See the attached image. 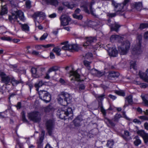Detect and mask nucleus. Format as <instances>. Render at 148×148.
<instances>
[{
    "instance_id": "nucleus-7",
    "label": "nucleus",
    "mask_w": 148,
    "mask_h": 148,
    "mask_svg": "<svg viewBox=\"0 0 148 148\" xmlns=\"http://www.w3.org/2000/svg\"><path fill=\"white\" fill-rule=\"evenodd\" d=\"M94 3H91L89 4L88 3L84 2L83 4H82L81 7L83 10L88 13L90 12L93 15L95 16L96 15L94 13V10L92 8V5Z\"/></svg>"
},
{
    "instance_id": "nucleus-28",
    "label": "nucleus",
    "mask_w": 148,
    "mask_h": 148,
    "mask_svg": "<svg viewBox=\"0 0 148 148\" xmlns=\"http://www.w3.org/2000/svg\"><path fill=\"white\" fill-rule=\"evenodd\" d=\"M123 40V38L117 35H112L110 38V41L112 42H114L115 40L119 39Z\"/></svg>"
},
{
    "instance_id": "nucleus-37",
    "label": "nucleus",
    "mask_w": 148,
    "mask_h": 148,
    "mask_svg": "<svg viewBox=\"0 0 148 148\" xmlns=\"http://www.w3.org/2000/svg\"><path fill=\"white\" fill-rule=\"evenodd\" d=\"M53 110L54 109L53 107L50 105L46 107L45 109V111L46 112H49Z\"/></svg>"
},
{
    "instance_id": "nucleus-10",
    "label": "nucleus",
    "mask_w": 148,
    "mask_h": 148,
    "mask_svg": "<svg viewBox=\"0 0 148 148\" xmlns=\"http://www.w3.org/2000/svg\"><path fill=\"white\" fill-rule=\"evenodd\" d=\"M60 21L61 25L65 26L68 25L69 22L71 20V18L68 16L65 15H62L60 18Z\"/></svg>"
},
{
    "instance_id": "nucleus-29",
    "label": "nucleus",
    "mask_w": 148,
    "mask_h": 148,
    "mask_svg": "<svg viewBox=\"0 0 148 148\" xmlns=\"http://www.w3.org/2000/svg\"><path fill=\"white\" fill-rule=\"evenodd\" d=\"M110 26V29L111 31H115L116 32L118 31V29L120 26L117 23H115L114 24Z\"/></svg>"
},
{
    "instance_id": "nucleus-45",
    "label": "nucleus",
    "mask_w": 148,
    "mask_h": 148,
    "mask_svg": "<svg viewBox=\"0 0 148 148\" xmlns=\"http://www.w3.org/2000/svg\"><path fill=\"white\" fill-rule=\"evenodd\" d=\"M91 62H89L86 60H84V63L85 66L87 68L88 70H90V64Z\"/></svg>"
},
{
    "instance_id": "nucleus-13",
    "label": "nucleus",
    "mask_w": 148,
    "mask_h": 148,
    "mask_svg": "<svg viewBox=\"0 0 148 148\" xmlns=\"http://www.w3.org/2000/svg\"><path fill=\"white\" fill-rule=\"evenodd\" d=\"M63 97H64V102L65 103L66 106L68 104L70 103L72 101V96L67 93H64L63 95H62Z\"/></svg>"
},
{
    "instance_id": "nucleus-36",
    "label": "nucleus",
    "mask_w": 148,
    "mask_h": 148,
    "mask_svg": "<svg viewBox=\"0 0 148 148\" xmlns=\"http://www.w3.org/2000/svg\"><path fill=\"white\" fill-rule=\"evenodd\" d=\"M21 82V81L20 80L19 81L16 80L15 78L13 77L12 78L11 82V83L14 86H16L18 84Z\"/></svg>"
},
{
    "instance_id": "nucleus-44",
    "label": "nucleus",
    "mask_w": 148,
    "mask_h": 148,
    "mask_svg": "<svg viewBox=\"0 0 148 148\" xmlns=\"http://www.w3.org/2000/svg\"><path fill=\"white\" fill-rule=\"evenodd\" d=\"M99 107L100 108L101 110V111L103 113L104 115L106 114V111L104 108H103L102 103L100 102L99 105Z\"/></svg>"
},
{
    "instance_id": "nucleus-48",
    "label": "nucleus",
    "mask_w": 148,
    "mask_h": 148,
    "mask_svg": "<svg viewBox=\"0 0 148 148\" xmlns=\"http://www.w3.org/2000/svg\"><path fill=\"white\" fill-rule=\"evenodd\" d=\"M48 34L47 33H45L40 37L39 40H43L47 37Z\"/></svg>"
},
{
    "instance_id": "nucleus-17",
    "label": "nucleus",
    "mask_w": 148,
    "mask_h": 148,
    "mask_svg": "<svg viewBox=\"0 0 148 148\" xmlns=\"http://www.w3.org/2000/svg\"><path fill=\"white\" fill-rule=\"evenodd\" d=\"M125 99V103L123 107L124 108L128 106L129 105H132L133 103L132 97L131 95H129L126 97Z\"/></svg>"
},
{
    "instance_id": "nucleus-24",
    "label": "nucleus",
    "mask_w": 148,
    "mask_h": 148,
    "mask_svg": "<svg viewBox=\"0 0 148 148\" xmlns=\"http://www.w3.org/2000/svg\"><path fill=\"white\" fill-rule=\"evenodd\" d=\"M108 53L111 56L116 57L117 55L118 52L115 48L109 49L108 51Z\"/></svg>"
},
{
    "instance_id": "nucleus-23",
    "label": "nucleus",
    "mask_w": 148,
    "mask_h": 148,
    "mask_svg": "<svg viewBox=\"0 0 148 148\" xmlns=\"http://www.w3.org/2000/svg\"><path fill=\"white\" fill-rule=\"evenodd\" d=\"M145 73L141 71H139V75L141 78L144 80L145 82H148V76L147 75L148 73Z\"/></svg>"
},
{
    "instance_id": "nucleus-55",
    "label": "nucleus",
    "mask_w": 148,
    "mask_h": 148,
    "mask_svg": "<svg viewBox=\"0 0 148 148\" xmlns=\"http://www.w3.org/2000/svg\"><path fill=\"white\" fill-rule=\"evenodd\" d=\"M121 115L120 114H116L115 116L114 119V121H115L117 122L119 119L121 117Z\"/></svg>"
},
{
    "instance_id": "nucleus-42",
    "label": "nucleus",
    "mask_w": 148,
    "mask_h": 148,
    "mask_svg": "<svg viewBox=\"0 0 148 148\" xmlns=\"http://www.w3.org/2000/svg\"><path fill=\"white\" fill-rule=\"evenodd\" d=\"M114 145V143L112 140H108L107 146H108L109 148H112L113 145Z\"/></svg>"
},
{
    "instance_id": "nucleus-60",
    "label": "nucleus",
    "mask_w": 148,
    "mask_h": 148,
    "mask_svg": "<svg viewBox=\"0 0 148 148\" xmlns=\"http://www.w3.org/2000/svg\"><path fill=\"white\" fill-rule=\"evenodd\" d=\"M85 88V86L83 84H81L79 86V90L81 91L84 90Z\"/></svg>"
},
{
    "instance_id": "nucleus-4",
    "label": "nucleus",
    "mask_w": 148,
    "mask_h": 148,
    "mask_svg": "<svg viewBox=\"0 0 148 148\" xmlns=\"http://www.w3.org/2000/svg\"><path fill=\"white\" fill-rule=\"evenodd\" d=\"M39 95L40 99L46 103L49 102L51 100V95L46 91L41 90L39 92Z\"/></svg>"
},
{
    "instance_id": "nucleus-43",
    "label": "nucleus",
    "mask_w": 148,
    "mask_h": 148,
    "mask_svg": "<svg viewBox=\"0 0 148 148\" xmlns=\"http://www.w3.org/2000/svg\"><path fill=\"white\" fill-rule=\"evenodd\" d=\"M99 107L100 108L101 110V111L103 113L104 115L106 114V111L104 108H103L102 103L100 102L99 105Z\"/></svg>"
},
{
    "instance_id": "nucleus-26",
    "label": "nucleus",
    "mask_w": 148,
    "mask_h": 148,
    "mask_svg": "<svg viewBox=\"0 0 148 148\" xmlns=\"http://www.w3.org/2000/svg\"><path fill=\"white\" fill-rule=\"evenodd\" d=\"M148 94H145V95H142L141 96V97L143 100V103H144L145 105L147 106H148Z\"/></svg>"
},
{
    "instance_id": "nucleus-57",
    "label": "nucleus",
    "mask_w": 148,
    "mask_h": 148,
    "mask_svg": "<svg viewBox=\"0 0 148 148\" xmlns=\"http://www.w3.org/2000/svg\"><path fill=\"white\" fill-rule=\"evenodd\" d=\"M97 75L98 77H100L103 75L104 73L103 72L96 70Z\"/></svg>"
},
{
    "instance_id": "nucleus-11",
    "label": "nucleus",
    "mask_w": 148,
    "mask_h": 148,
    "mask_svg": "<svg viewBox=\"0 0 148 148\" xmlns=\"http://www.w3.org/2000/svg\"><path fill=\"white\" fill-rule=\"evenodd\" d=\"M70 77L73 76L71 79V80H76L77 81H80V75L78 74L76 71H70Z\"/></svg>"
},
{
    "instance_id": "nucleus-3",
    "label": "nucleus",
    "mask_w": 148,
    "mask_h": 148,
    "mask_svg": "<svg viewBox=\"0 0 148 148\" xmlns=\"http://www.w3.org/2000/svg\"><path fill=\"white\" fill-rule=\"evenodd\" d=\"M19 18L21 21H24L25 18L23 12L21 10H18L16 12V15H13L12 16H9L10 20L14 22H19L18 18Z\"/></svg>"
},
{
    "instance_id": "nucleus-47",
    "label": "nucleus",
    "mask_w": 148,
    "mask_h": 148,
    "mask_svg": "<svg viewBox=\"0 0 148 148\" xmlns=\"http://www.w3.org/2000/svg\"><path fill=\"white\" fill-rule=\"evenodd\" d=\"M148 28V23H142L140 24L139 28L143 29L145 28Z\"/></svg>"
},
{
    "instance_id": "nucleus-52",
    "label": "nucleus",
    "mask_w": 148,
    "mask_h": 148,
    "mask_svg": "<svg viewBox=\"0 0 148 148\" xmlns=\"http://www.w3.org/2000/svg\"><path fill=\"white\" fill-rule=\"evenodd\" d=\"M51 73V72L49 71L48 70L45 76V78L46 79H49L50 78V76H51V75L50 74Z\"/></svg>"
},
{
    "instance_id": "nucleus-12",
    "label": "nucleus",
    "mask_w": 148,
    "mask_h": 148,
    "mask_svg": "<svg viewBox=\"0 0 148 148\" xmlns=\"http://www.w3.org/2000/svg\"><path fill=\"white\" fill-rule=\"evenodd\" d=\"M45 132L44 130H42L40 135L39 139L37 141L38 148H42L43 141L44 139Z\"/></svg>"
},
{
    "instance_id": "nucleus-19",
    "label": "nucleus",
    "mask_w": 148,
    "mask_h": 148,
    "mask_svg": "<svg viewBox=\"0 0 148 148\" xmlns=\"http://www.w3.org/2000/svg\"><path fill=\"white\" fill-rule=\"evenodd\" d=\"M132 5L133 8L139 10L142 8V3L141 2H134L132 4Z\"/></svg>"
},
{
    "instance_id": "nucleus-25",
    "label": "nucleus",
    "mask_w": 148,
    "mask_h": 148,
    "mask_svg": "<svg viewBox=\"0 0 148 148\" xmlns=\"http://www.w3.org/2000/svg\"><path fill=\"white\" fill-rule=\"evenodd\" d=\"M62 4L68 8L71 9H72L76 6V5L75 4L72 3L68 2H64L62 3Z\"/></svg>"
},
{
    "instance_id": "nucleus-32",
    "label": "nucleus",
    "mask_w": 148,
    "mask_h": 148,
    "mask_svg": "<svg viewBox=\"0 0 148 148\" xmlns=\"http://www.w3.org/2000/svg\"><path fill=\"white\" fill-rule=\"evenodd\" d=\"M53 51L56 53L58 56H59L61 54L60 52L61 51V49L58 47H54L53 49Z\"/></svg>"
},
{
    "instance_id": "nucleus-18",
    "label": "nucleus",
    "mask_w": 148,
    "mask_h": 148,
    "mask_svg": "<svg viewBox=\"0 0 148 148\" xmlns=\"http://www.w3.org/2000/svg\"><path fill=\"white\" fill-rule=\"evenodd\" d=\"M47 130H52L54 128L55 123L54 121L51 120L47 121L46 123Z\"/></svg>"
},
{
    "instance_id": "nucleus-22",
    "label": "nucleus",
    "mask_w": 148,
    "mask_h": 148,
    "mask_svg": "<svg viewBox=\"0 0 148 148\" xmlns=\"http://www.w3.org/2000/svg\"><path fill=\"white\" fill-rule=\"evenodd\" d=\"M119 130L120 132H119L120 133H118V134L121 136L124 139L126 138L127 137L130 136V133L128 131L125 130Z\"/></svg>"
},
{
    "instance_id": "nucleus-21",
    "label": "nucleus",
    "mask_w": 148,
    "mask_h": 148,
    "mask_svg": "<svg viewBox=\"0 0 148 148\" xmlns=\"http://www.w3.org/2000/svg\"><path fill=\"white\" fill-rule=\"evenodd\" d=\"M119 74L118 72L112 71L110 72L108 75L109 79H112L113 78H117L119 76Z\"/></svg>"
},
{
    "instance_id": "nucleus-62",
    "label": "nucleus",
    "mask_w": 148,
    "mask_h": 148,
    "mask_svg": "<svg viewBox=\"0 0 148 148\" xmlns=\"http://www.w3.org/2000/svg\"><path fill=\"white\" fill-rule=\"evenodd\" d=\"M139 118L141 119L145 120H148V117L145 116H140Z\"/></svg>"
},
{
    "instance_id": "nucleus-20",
    "label": "nucleus",
    "mask_w": 148,
    "mask_h": 148,
    "mask_svg": "<svg viewBox=\"0 0 148 148\" xmlns=\"http://www.w3.org/2000/svg\"><path fill=\"white\" fill-rule=\"evenodd\" d=\"M82 120V119L80 116H77L73 121L74 126L76 127L80 126V123Z\"/></svg>"
},
{
    "instance_id": "nucleus-2",
    "label": "nucleus",
    "mask_w": 148,
    "mask_h": 148,
    "mask_svg": "<svg viewBox=\"0 0 148 148\" xmlns=\"http://www.w3.org/2000/svg\"><path fill=\"white\" fill-rule=\"evenodd\" d=\"M121 46L118 47V50L121 54H126L130 47V42L126 40L123 42H121Z\"/></svg>"
},
{
    "instance_id": "nucleus-54",
    "label": "nucleus",
    "mask_w": 148,
    "mask_h": 148,
    "mask_svg": "<svg viewBox=\"0 0 148 148\" xmlns=\"http://www.w3.org/2000/svg\"><path fill=\"white\" fill-rule=\"evenodd\" d=\"M141 143V141L139 139H136L134 142V143L136 146H138Z\"/></svg>"
},
{
    "instance_id": "nucleus-27",
    "label": "nucleus",
    "mask_w": 148,
    "mask_h": 148,
    "mask_svg": "<svg viewBox=\"0 0 148 148\" xmlns=\"http://www.w3.org/2000/svg\"><path fill=\"white\" fill-rule=\"evenodd\" d=\"M68 41H66L61 43V44L64 45V46L62 47V49L65 50H70V47H69L70 45L68 44Z\"/></svg>"
},
{
    "instance_id": "nucleus-51",
    "label": "nucleus",
    "mask_w": 148,
    "mask_h": 148,
    "mask_svg": "<svg viewBox=\"0 0 148 148\" xmlns=\"http://www.w3.org/2000/svg\"><path fill=\"white\" fill-rule=\"evenodd\" d=\"M130 68V69H133L134 70L136 69L137 68L136 62H133L131 64Z\"/></svg>"
},
{
    "instance_id": "nucleus-35",
    "label": "nucleus",
    "mask_w": 148,
    "mask_h": 148,
    "mask_svg": "<svg viewBox=\"0 0 148 148\" xmlns=\"http://www.w3.org/2000/svg\"><path fill=\"white\" fill-rule=\"evenodd\" d=\"M21 27L23 31L25 32L29 31V27L27 24H21Z\"/></svg>"
},
{
    "instance_id": "nucleus-31",
    "label": "nucleus",
    "mask_w": 148,
    "mask_h": 148,
    "mask_svg": "<svg viewBox=\"0 0 148 148\" xmlns=\"http://www.w3.org/2000/svg\"><path fill=\"white\" fill-rule=\"evenodd\" d=\"M63 95V94L61 95L58 98V100L60 104L64 106H66V103L65 102H64V100H63V98H64V97H63L62 96V95Z\"/></svg>"
},
{
    "instance_id": "nucleus-39",
    "label": "nucleus",
    "mask_w": 148,
    "mask_h": 148,
    "mask_svg": "<svg viewBox=\"0 0 148 148\" xmlns=\"http://www.w3.org/2000/svg\"><path fill=\"white\" fill-rule=\"evenodd\" d=\"M115 92L117 95L124 97L125 95V92L123 90H116L115 91Z\"/></svg>"
},
{
    "instance_id": "nucleus-9",
    "label": "nucleus",
    "mask_w": 148,
    "mask_h": 148,
    "mask_svg": "<svg viewBox=\"0 0 148 148\" xmlns=\"http://www.w3.org/2000/svg\"><path fill=\"white\" fill-rule=\"evenodd\" d=\"M28 117L31 120L35 122L39 121L40 120V113L37 111H34L29 113Z\"/></svg>"
},
{
    "instance_id": "nucleus-50",
    "label": "nucleus",
    "mask_w": 148,
    "mask_h": 148,
    "mask_svg": "<svg viewBox=\"0 0 148 148\" xmlns=\"http://www.w3.org/2000/svg\"><path fill=\"white\" fill-rule=\"evenodd\" d=\"M73 16L74 18L79 20L83 18V16L81 15H78L76 14H74L73 15Z\"/></svg>"
},
{
    "instance_id": "nucleus-53",
    "label": "nucleus",
    "mask_w": 148,
    "mask_h": 148,
    "mask_svg": "<svg viewBox=\"0 0 148 148\" xmlns=\"http://www.w3.org/2000/svg\"><path fill=\"white\" fill-rule=\"evenodd\" d=\"M92 54L91 53H88L85 55L84 58L85 59H88L92 57Z\"/></svg>"
},
{
    "instance_id": "nucleus-14",
    "label": "nucleus",
    "mask_w": 148,
    "mask_h": 148,
    "mask_svg": "<svg viewBox=\"0 0 148 148\" xmlns=\"http://www.w3.org/2000/svg\"><path fill=\"white\" fill-rule=\"evenodd\" d=\"M97 40V39L95 37H90L87 38L86 41L84 43L83 46L87 48L92 43L95 42Z\"/></svg>"
},
{
    "instance_id": "nucleus-6",
    "label": "nucleus",
    "mask_w": 148,
    "mask_h": 148,
    "mask_svg": "<svg viewBox=\"0 0 148 148\" xmlns=\"http://www.w3.org/2000/svg\"><path fill=\"white\" fill-rule=\"evenodd\" d=\"M45 14L42 12H38L35 13L33 16L35 23L36 26L37 25V23L39 24L43 20L45 17Z\"/></svg>"
},
{
    "instance_id": "nucleus-64",
    "label": "nucleus",
    "mask_w": 148,
    "mask_h": 148,
    "mask_svg": "<svg viewBox=\"0 0 148 148\" xmlns=\"http://www.w3.org/2000/svg\"><path fill=\"white\" fill-rule=\"evenodd\" d=\"M133 122L135 123H137L138 124H140L141 123L140 121L139 120L137 119H134Z\"/></svg>"
},
{
    "instance_id": "nucleus-8",
    "label": "nucleus",
    "mask_w": 148,
    "mask_h": 148,
    "mask_svg": "<svg viewBox=\"0 0 148 148\" xmlns=\"http://www.w3.org/2000/svg\"><path fill=\"white\" fill-rule=\"evenodd\" d=\"M138 37H139V38L138 40V43L135 45L132 51V54L133 55H139L141 54L142 52L141 48V43L140 42L142 37L140 36Z\"/></svg>"
},
{
    "instance_id": "nucleus-56",
    "label": "nucleus",
    "mask_w": 148,
    "mask_h": 148,
    "mask_svg": "<svg viewBox=\"0 0 148 148\" xmlns=\"http://www.w3.org/2000/svg\"><path fill=\"white\" fill-rule=\"evenodd\" d=\"M59 82L62 85H66L67 84V82L62 78L60 79Z\"/></svg>"
},
{
    "instance_id": "nucleus-58",
    "label": "nucleus",
    "mask_w": 148,
    "mask_h": 148,
    "mask_svg": "<svg viewBox=\"0 0 148 148\" xmlns=\"http://www.w3.org/2000/svg\"><path fill=\"white\" fill-rule=\"evenodd\" d=\"M26 7L28 8H30L31 7V2L29 1H27L26 2Z\"/></svg>"
},
{
    "instance_id": "nucleus-30",
    "label": "nucleus",
    "mask_w": 148,
    "mask_h": 148,
    "mask_svg": "<svg viewBox=\"0 0 148 148\" xmlns=\"http://www.w3.org/2000/svg\"><path fill=\"white\" fill-rule=\"evenodd\" d=\"M105 95L104 94L101 95H97L95 96V97L99 102V105L100 102L102 103V101L105 98Z\"/></svg>"
},
{
    "instance_id": "nucleus-16",
    "label": "nucleus",
    "mask_w": 148,
    "mask_h": 148,
    "mask_svg": "<svg viewBox=\"0 0 148 148\" xmlns=\"http://www.w3.org/2000/svg\"><path fill=\"white\" fill-rule=\"evenodd\" d=\"M137 133L143 138L145 143L148 142V133L145 132L144 130H138Z\"/></svg>"
},
{
    "instance_id": "nucleus-49",
    "label": "nucleus",
    "mask_w": 148,
    "mask_h": 148,
    "mask_svg": "<svg viewBox=\"0 0 148 148\" xmlns=\"http://www.w3.org/2000/svg\"><path fill=\"white\" fill-rule=\"evenodd\" d=\"M59 68L57 66H54L50 68L49 70L51 72L53 71H56L59 69Z\"/></svg>"
},
{
    "instance_id": "nucleus-38",
    "label": "nucleus",
    "mask_w": 148,
    "mask_h": 148,
    "mask_svg": "<svg viewBox=\"0 0 148 148\" xmlns=\"http://www.w3.org/2000/svg\"><path fill=\"white\" fill-rule=\"evenodd\" d=\"M69 47H70V50H73L76 51H77L79 49V47L76 45H70Z\"/></svg>"
},
{
    "instance_id": "nucleus-1",
    "label": "nucleus",
    "mask_w": 148,
    "mask_h": 148,
    "mask_svg": "<svg viewBox=\"0 0 148 148\" xmlns=\"http://www.w3.org/2000/svg\"><path fill=\"white\" fill-rule=\"evenodd\" d=\"M130 0H124L123 3L121 4H118L116 3L113 2L112 4L114 7V11L116 12L117 14L120 15H123L124 10L123 8L124 6L126 5L130 1Z\"/></svg>"
},
{
    "instance_id": "nucleus-15",
    "label": "nucleus",
    "mask_w": 148,
    "mask_h": 148,
    "mask_svg": "<svg viewBox=\"0 0 148 148\" xmlns=\"http://www.w3.org/2000/svg\"><path fill=\"white\" fill-rule=\"evenodd\" d=\"M0 76L1 78V81L6 85L9 84L10 83V79L8 76H6V75L3 72L0 73Z\"/></svg>"
},
{
    "instance_id": "nucleus-34",
    "label": "nucleus",
    "mask_w": 148,
    "mask_h": 148,
    "mask_svg": "<svg viewBox=\"0 0 148 148\" xmlns=\"http://www.w3.org/2000/svg\"><path fill=\"white\" fill-rule=\"evenodd\" d=\"M38 68L36 69L34 68H32L31 69V72L33 74H36V76L35 77L36 78L39 77V75H38L39 72L38 71Z\"/></svg>"
},
{
    "instance_id": "nucleus-59",
    "label": "nucleus",
    "mask_w": 148,
    "mask_h": 148,
    "mask_svg": "<svg viewBox=\"0 0 148 148\" xmlns=\"http://www.w3.org/2000/svg\"><path fill=\"white\" fill-rule=\"evenodd\" d=\"M116 15H119V14H117L116 12V13H109L108 15L109 17L112 18L115 16Z\"/></svg>"
},
{
    "instance_id": "nucleus-33",
    "label": "nucleus",
    "mask_w": 148,
    "mask_h": 148,
    "mask_svg": "<svg viewBox=\"0 0 148 148\" xmlns=\"http://www.w3.org/2000/svg\"><path fill=\"white\" fill-rule=\"evenodd\" d=\"M44 84L42 80L39 81L38 83H36L35 84V86L36 88V90L38 91V88L42 86Z\"/></svg>"
},
{
    "instance_id": "nucleus-41",
    "label": "nucleus",
    "mask_w": 148,
    "mask_h": 148,
    "mask_svg": "<svg viewBox=\"0 0 148 148\" xmlns=\"http://www.w3.org/2000/svg\"><path fill=\"white\" fill-rule=\"evenodd\" d=\"M104 121L107 124H110L112 126H114L115 125L114 123L107 118L104 119Z\"/></svg>"
},
{
    "instance_id": "nucleus-40",
    "label": "nucleus",
    "mask_w": 148,
    "mask_h": 148,
    "mask_svg": "<svg viewBox=\"0 0 148 148\" xmlns=\"http://www.w3.org/2000/svg\"><path fill=\"white\" fill-rule=\"evenodd\" d=\"M7 13V11L5 8V6L3 7L2 6V10L0 12V14L1 15H3L4 14H6Z\"/></svg>"
},
{
    "instance_id": "nucleus-61",
    "label": "nucleus",
    "mask_w": 148,
    "mask_h": 148,
    "mask_svg": "<svg viewBox=\"0 0 148 148\" xmlns=\"http://www.w3.org/2000/svg\"><path fill=\"white\" fill-rule=\"evenodd\" d=\"M108 97L112 99L113 100H115L116 98V96L112 95L111 94L109 95H108Z\"/></svg>"
},
{
    "instance_id": "nucleus-5",
    "label": "nucleus",
    "mask_w": 148,
    "mask_h": 148,
    "mask_svg": "<svg viewBox=\"0 0 148 148\" xmlns=\"http://www.w3.org/2000/svg\"><path fill=\"white\" fill-rule=\"evenodd\" d=\"M72 113L73 111L71 108H68L65 110L60 109L58 111L60 118L62 119H65L66 116H68L69 115L72 114Z\"/></svg>"
},
{
    "instance_id": "nucleus-46",
    "label": "nucleus",
    "mask_w": 148,
    "mask_h": 148,
    "mask_svg": "<svg viewBox=\"0 0 148 148\" xmlns=\"http://www.w3.org/2000/svg\"><path fill=\"white\" fill-rule=\"evenodd\" d=\"M21 114L22 116V119L23 121L25 123H28V121L25 118V113L24 112H22L21 113Z\"/></svg>"
},
{
    "instance_id": "nucleus-63",
    "label": "nucleus",
    "mask_w": 148,
    "mask_h": 148,
    "mask_svg": "<svg viewBox=\"0 0 148 148\" xmlns=\"http://www.w3.org/2000/svg\"><path fill=\"white\" fill-rule=\"evenodd\" d=\"M54 45L53 44H48L43 46V47L45 48H47L51 47H54Z\"/></svg>"
}]
</instances>
